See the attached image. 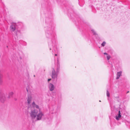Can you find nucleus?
<instances>
[{"label":"nucleus","mask_w":130,"mask_h":130,"mask_svg":"<svg viewBox=\"0 0 130 130\" xmlns=\"http://www.w3.org/2000/svg\"><path fill=\"white\" fill-rule=\"evenodd\" d=\"M32 108L28 107V112L29 113L30 117L32 120H34L36 118L38 120L41 119L44 116V113L41 110L39 106L36 104L34 102L32 103Z\"/></svg>","instance_id":"1"},{"label":"nucleus","mask_w":130,"mask_h":130,"mask_svg":"<svg viewBox=\"0 0 130 130\" xmlns=\"http://www.w3.org/2000/svg\"><path fill=\"white\" fill-rule=\"evenodd\" d=\"M58 73L56 72V71L53 69L52 71V74L51 77L53 79H55L57 78Z\"/></svg>","instance_id":"2"},{"label":"nucleus","mask_w":130,"mask_h":130,"mask_svg":"<svg viewBox=\"0 0 130 130\" xmlns=\"http://www.w3.org/2000/svg\"><path fill=\"white\" fill-rule=\"evenodd\" d=\"M16 24L15 23H13L11 24L10 27V29L12 31H13L15 30L16 29Z\"/></svg>","instance_id":"3"},{"label":"nucleus","mask_w":130,"mask_h":130,"mask_svg":"<svg viewBox=\"0 0 130 130\" xmlns=\"http://www.w3.org/2000/svg\"><path fill=\"white\" fill-rule=\"evenodd\" d=\"M48 88L51 91H52L54 90L55 89V87L54 85L52 83H50L48 86Z\"/></svg>","instance_id":"4"},{"label":"nucleus","mask_w":130,"mask_h":130,"mask_svg":"<svg viewBox=\"0 0 130 130\" xmlns=\"http://www.w3.org/2000/svg\"><path fill=\"white\" fill-rule=\"evenodd\" d=\"M121 117L120 111H119L118 115L116 116V119L117 120H119Z\"/></svg>","instance_id":"5"},{"label":"nucleus","mask_w":130,"mask_h":130,"mask_svg":"<svg viewBox=\"0 0 130 130\" xmlns=\"http://www.w3.org/2000/svg\"><path fill=\"white\" fill-rule=\"evenodd\" d=\"M122 72L121 71L117 72V74L116 79H118L120 78V77L122 76Z\"/></svg>","instance_id":"6"},{"label":"nucleus","mask_w":130,"mask_h":130,"mask_svg":"<svg viewBox=\"0 0 130 130\" xmlns=\"http://www.w3.org/2000/svg\"><path fill=\"white\" fill-rule=\"evenodd\" d=\"M5 94H1L0 96V100H2V99H5Z\"/></svg>","instance_id":"7"},{"label":"nucleus","mask_w":130,"mask_h":130,"mask_svg":"<svg viewBox=\"0 0 130 130\" xmlns=\"http://www.w3.org/2000/svg\"><path fill=\"white\" fill-rule=\"evenodd\" d=\"M32 98L30 96H29L28 97V98L27 100V103L28 104H29L31 101Z\"/></svg>","instance_id":"8"},{"label":"nucleus","mask_w":130,"mask_h":130,"mask_svg":"<svg viewBox=\"0 0 130 130\" xmlns=\"http://www.w3.org/2000/svg\"><path fill=\"white\" fill-rule=\"evenodd\" d=\"M13 93H14L12 91L10 92L9 93L8 98H9L11 97L13 95Z\"/></svg>","instance_id":"9"},{"label":"nucleus","mask_w":130,"mask_h":130,"mask_svg":"<svg viewBox=\"0 0 130 130\" xmlns=\"http://www.w3.org/2000/svg\"><path fill=\"white\" fill-rule=\"evenodd\" d=\"M91 32L94 35H96L97 34L95 30L93 29H91Z\"/></svg>","instance_id":"10"},{"label":"nucleus","mask_w":130,"mask_h":130,"mask_svg":"<svg viewBox=\"0 0 130 130\" xmlns=\"http://www.w3.org/2000/svg\"><path fill=\"white\" fill-rule=\"evenodd\" d=\"M3 75L1 74H0V84H1L2 82V80L1 79V78L2 77Z\"/></svg>","instance_id":"11"},{"label":"nucleus","mask_w":130,"mask_h":130,"mask_svg":"<svg viewBox=\"0 0 130 130\" xmlns=\"http://www.w3.org/2000/svg\"><path fill=\"white\" fill-rule=\"evenodd\" d=\"M106 43L105 42V41H104L101 44V46H104L105 44Z\"/></svg>","instance_id":"12"},{"label":"nucleus","mask_w":130,"mask_h":130,"mask_svg":"<svg viewBox=\"0 0 130 130\" xmlns=\"http://www.w3.org/2000/svg\"><path fill=\"white\" fill-rule=\"evenodd\" d=\"M59 68L58 67L56 69V72H57L58 73L59 72Z\"/></svg>","instance_id":"13"},{"label":"nucleus","mask_w":130,"mask_h":130,"mask_svg":"<svg viewBox=\"0 0 130 130\" xmlns=\"http://www.w3.org/2000/svg\"><path fill=\"white\" fill-rule=\"evenodd\" d=\"M107 96L108 97L109 96V91H108V90H107Z\"/></svg>","instance_id":"14"},{"label":"nucleus","mask_w":130,"mask_h":130,"mask_svg":"<svg viewBox=\"0 0 130 130\" xmlns=\"http://www.w3.org/2000/svg\"><path fill=\"white\" fill-rule=\"evenodd\" d=\"M107 59L108 60H109L110 58V56L109 55H108L107 57Z\"/></svg>","instance_id":"15"},{"label":"nucleus","mask_w":130,"mask_h":130,"mask_svg":"<svg viewBox=\"0 0 130 130\" xmlns=\"http://www.w3.org/2000/svg\"><path fill=\"white\" fill-rule=\"evenodd\" d=\"M51 80V79H49L48 80V82H49Z\"/></svg>","instance_id":"16"},{"label":"nucleus","mask_w":130,"mask_h":130,"mask_svg":"<svg viewBox=\"0 0 130 130\" xmlns=\"http://www.w3.org/2000/svg\"><path fill=\"white\" fill-rule=\"evenodd\" d=\"M104 55H107V53H104Z\"/></svg>","instance_id":"17"},{"label":"nucleus","mask_w":130,"mask_h":130,"mask_svg":"<svg viewBox=\"0 0 130 130\" xmlns=\"http://www.w3.org/2000/svg\"><path fill=\"white\" fill-rule=\"evenodd\" d=\"M57 54H55V56H57Z\"/></svg>","instance_id":"18"}]
</instances>
